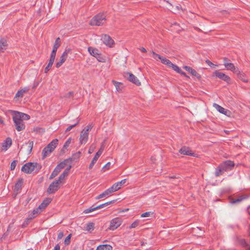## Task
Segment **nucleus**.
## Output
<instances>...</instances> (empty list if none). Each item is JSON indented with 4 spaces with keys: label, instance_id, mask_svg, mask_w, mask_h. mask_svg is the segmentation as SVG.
<instances>
[{
    "label": "nucleus",
    "instance_id": "obj_25",
    "mask_svg": "<svg viewBox=\"0 0 250 250\" xmlns=\"http://www.w3.org/2000/svg\"><path fill=\"white\" fill-rule=\"evenodd\" d=\"M112 83L115 85L117 91L118 92H121L125 87L124 83H122L118 82L115 80H112Z\"/></svg>",
    "mask_w": 250,
    "mask_h": 250
},
{
    "label": "nucleus",
    "instance_id": "obj_45",
    "mask_svg": "<svg viewBox=\"0 0 250 250\" xmlns=\"http://www.w3.org/2000/svg\"><path fill=\"white\" fill-rule=\"evenodd\" d=\"M80 120H78L77 122L73 125L69 126L66 128L65 130V132L69 131L71 129H72L73 127H75L77 125L79 124Z\"/></svg>",
    "mask_w": 250,
    "mask_h": 250
},
{
    "label": "nucleus",
    "instance_id": "obj_30",
    "mask_svg": "<svg viewBox=\"0 0 250 250\" xmlns=\"http://www.w3.org/2000/svg\"><path fill=\"white\" fill-rule=\"evenodd\" d=\"M29 88L28 87H24L20 90H19L15 95V98H22L24 94L26 93Z\"/></svg>",
    "mask_w": 250,
    "mask_h": 250
},
{
    "label": "nucleus",
    "instance_id": "obj_38",
    "mask_svg": "<svg viewBox=\"0 0 250 250\" xmlns=\"http://www.w3.org/2000/svg\"><path fill=\"white\" fill-rule=\"evenodd\" d=\"M94 229V223L89 222L86 225L85 230L88 231H91Z\"/></svg>",
    "mask_w": 250,
    "mask_h": 250
},
{
    "label": "nucleus",
    "instance_id": "obj_14",
    "mask_svg": "<svg viewBox=\"0 0 250 250\" xmlns=\"http://www.w3.org/2000/svg\"><path fill=\"white\" fill-rule=\"evenodd\" d=\"M102 40L103 42L106 45L112 47L114 44V41L107 35H104L102 36Z\"/></svg>",
    "mask_w": 250,
    "mask_h": 250
},
{
    "label": "nucleus",
    "instance_id": "obj_2",
    "mask_svg": "<svg viewBox=\"0 0 250 250\" xmlns=\"http://www.w3.org/2000/svg\"><path fill=\"white\" fill-rule=\"evenodd\" d=\"M13 120L17 131H20L25 128V125L20 112H14L13 115Z\"/></svg>",
    "mask_w": 250,
    "mask_h": 250
},
{
    "label": "nucleus",
    "instance_id": "obj_58",
    "mask_svg": "<svg viewBox=\"0 0 250 250\" xmlns=\"http://www.w3.org/2000/svg\"><path fill=\"white\" fill-rule=\"evenodd\" d=\"M54 250H60V246L59 244H57L54 247Z\"/></svg>",
    "mask_w": 250,
    "mask_h": 250
},
{
    "label": "nucleus",
    "instance_id": "obj_9",
    "mask_svg": "<svg viewBox=\"0 0 250 250\" xmlns=\"http://www.w3.org/2000/svg\"><path fill=\"white\" fill-rule=\"evenodd\" d=\"M61 183L59 181L56 180L52 182L49 186L47 191L49 194L54 193L59 189V184Z\"/></svg>",
    "mask_w": 250,
    "mask_h": 250
},
{
    "label": "nucleus",
    "instance_id": "obj_7",
    "mask_svg": "<svg viewBox=\"0 0 250 250\" xmlns=\"http://www.w3.org/2000/svg\"><path fill=\"white\" fill-rule=\"evenodd\" d=\"M234 167V163L230 160H227L220 164V168L224 171L231 170Z\"/></svg>",
    "mask_w": 250,
    "mask_h": 250
},
{
    "label": "nucleus",
    "instance_id": "obj_39",
    "mask_svg": "<svg viewBox=\"0 0 250 250\" xmlns=\"http://www.w3.org/2000/svg\"><path fill=\"white\" fill-rule=\"evenodd\" d=\"M225 171L222 169V168H220V165L219 166L216 168L215 175L216 177H218L223 174Z\"/></svg>",
    "mask_w": 250,
    "mask_h": 250
},
{
    "label": "nucleus",
    "instance_id": "obj_13",
    "mask_svg": "<svg viewBox=\"0 0 250 250\" xmlns=\"http://www.w3.org/2000/svg\"><path fill=\"white\" fill-rule=\"evenodd\" d=\"M249 197V195L247 194H242L237 198H231L230 199V202L232 204H238L240 203L244 199H246Z\"/></svg>",
    "mask_w": 250,
    "mask_h": 250
},
{
    "label": "nucleus",
    "instance_id": "obj_52",
    "mask_svg": "<svg viewBox=\"0 0 250 250\" xmlns=\"http://www.w3.org/2000/svg\"><path fill=\"white\" fill-rule=\"evenodd\" d=\"M150 215V212H146L141 214V217H149Z\"/></svg>",
    "mask_w": 250,
    "mask_h": 250
},
{
    "label": "nucleus",
    "instance_id": "obj_29",
    "mask_svg": "<svg viewBox=\"0 0 250 250\" xmlns=\"http://www.w3.org/2000/svg\"><path fill=\"white\" fill-rule=\"evenodd\" d=\"M7 46V41L5 39H1L0 40V53L3 52Z\"/></svg>",
    "mask_w": 250,
    "mask_h": 250
},
{
    "label": "nucleus",
    "instance_id": "obj_18",
    "mask_svg": "<svg viewBox=\"0 0 250 250\" xmlns=\"http://www.w3.org/2000/svg\"><path fill=\"white\" fill-rule=\"evenodd\" d=\"M183 68L190 73L193 76L196 77V78H200V75L197 73L195 70L192 69L191 67L185 65L183 66Z\"/></svg>",
    "mask_w": 250,
    "mask_h": 250
},
{
    "label": "nucleus",
    "instance_id": "obj_5",
    "mask_svg": "<svg viewBox=\"0 0 250 250\" xmlns=\"http://www.w3.org/2000/svg\"><path fill=\"white\" fill-rule=\"evenodd\" d=\"M152 57L156 60H160L161 62L165 65H166L168 67L170 68L171 66L173 64L168 59H167L165 57H163L161 55L156 53L154 51H152Z\"/></svg>",
    "mask_w": 250,
    "mask_h": 250
},
{
    "label": "nucleus",
    "instance_id": "obj_28",
    "mask_svg": "<svg viewBox=\"0 0 250 250\" xmlns=\"http://www.w3.org/2000/svg\"><path fill=\"white\" fill-rule=\"evenodd\" d=\"M58 140L57 139L52 140L46 147L53 151L56 147Z\"/></svg>",
    "mask_w": 250,
    "mask_h": 250
},
{
    "label": "nucleus",
    "instance_id": "obj_62",
    "mask_svg": "<svg viewBox=\"0 0 250 250\" xmlns=\"http://www.w3.org/2000/svg\"><path fill=\"white\" fill-rule=\"evenodd\" d=\"M224 80L226 81L227 83H229V82L230 81L231 79H223Z\"/></svg>",
    "mask_w": 250,
    "mask_h": 250
},
{
    "label": "nucleus",
    "instance_id": "obj_53",
    "mask_svg": "<svg viewBox=\"0 0 250 250\" xmlns=\"http://www.w3.org/2000/svg\"><path fill=\"white\" fill-rule=\"evenodd\" d=\"M111 163L110 162H108L103 168V169H108L109 167H110Z\"/></svg>",
    "mask_w": 250,
    "mask_h": 250
},
{
    "label": "nucleus",
    "instance_id": "obj_23",
    "mask_svg": "<svg viewBox=\"0 0 250 250\" xmlns=\"http://www.w3.org/2000/svg\"><path fill=\"white\" fill-rule=\"evenodd\" d=\"M51 199L50 198H46L43 202L39 205V208L42 211L44 210L47 206L50 203Z\"/></svg>",
    "mask_w": 250,
    "mask_h": 250
},
{
    "label": "nucleus",
    "instance_id": "obj_48",
    "mask_svg": "<svg viewBox=\"0 0 250 250\" xmlns=\"http://www.w3.org/2000/svg\"><path fill=\"white\" fill-rule=\"evenodd\" d=\"M93 127V125L92 124H89L88 125L86 126V127L83 129V131H85V132L88 133L89 131L91 130L92 127Z\"/></svg>",
    "mask_w": 250,
    "mask_h": 250
},
{
    "label": "nucleus",
    "instance_id": "obj_8",
    "mask_svg": "<svg viewBox=\"0 0 250 250\" xmlns=\"http://www.w3.org/2000/svg\"><path fill=\"white\" fill-rule=\"evenodd\" d=\"M114 202V201H109V202H106L104 204H101V205H100L98 206H96V207H94V206H92V207H91L90 208H86L85 209H84L83 210V213H89L90 212H91L92 211H95L98 209H100V208H104L110 204H111V203H113Z\"/></svg>",
    "mask_w": 250,
    "mask_h": 250
},
{
    "label": "nucleus",
    "instance_id": "obj_55",
    "mask_svg": "<svg viewBox=\"0 0 250 250\" xmlns=\"http://www.w3.org/2000/svg\"><path fill=\"white\" fill-rule=\"evenodd\" d=\"M206 62L207 64H208V65H209V66L211 67L212 66H213L214 65V64L211 62L209 60H207L206 61Z\"/></svg>",
    "mask_w": 250,
    "mask_h": 250
},
{
    "label": "nucleus",
    "instance_id": "obj_10",
    "mask_svg": "<svg viewBox=\"0 0 250 250\" xmlns=\"http://www.w3.org/2000/svg\"><path fill=\"white\" fill-rule=\"evenodd\" d=\"M70 49H66L60 57L59 62L56 63V67L59 68L65 62L67 58V54L70 51Z\"/></svg>",
    "mask_w": 250,
    "mask_h": 250
},
{
    "label": "nucleus",
    "instance_id": "obj_3",
    "mask_svg": "<svg viewBox=\"0 0 250 250\" xmlns=\"http://www.w3.org/2000/svg\"><path fill=\"white\" fill-rule=\"evenodd\" d=\"M106 21V16L103 13H99L91 20L90 24L91 25L101 26L103 25Z\"/></svg>",
    "mask_w": 250,
    "mask_h": 250
},
{
    "label": "nucleus",
    "instance_id": "obj_56",
    "mask_svg": "<svg viewBox=\"0 0 250 250\" xmlns=\"http://www.w3.org/2000/svg\"><path fill=\"white\" fill-rule=\"evenodd\" d=\"M63 233L62 232H59L58 235V239H62L63 237Z\"/></svg>",
    "mask_w": 250,
    "mask_h": 250
},
{
    "label": "nucleus",
    "instance_id": "obj_21",
    "mask_svg": "<svg viewBox=\"0 0 250 250\" xmlns=\"http://www.w3.org/2000/svg\"><path fill=\"white\" fill-rule=\"evenodd\" d=\"M213 106L216 108V109L221 113H222L224 115L229 116L228 114H229L230 112L224 107H222L221 106L216 104H214Z\"/></svg>",
    "mask_w": 250,
    "mask_h": 250
},
{
    "label": "nucleus",
    "instance_id": "obj_15",
    "mask_svg": "<svg viewBox=\"0 0 250 250\" xmlns=\"http://www.w3.org/2000/svg\"><path fill=\"white\" fill-rule=\"evenodd\" d=\"M61 45V40L59 37L57 38L55 42V43L53 45V50L51 53V56L55 57L56 55V52L58 48Z\"/></svg>",
    "mask_w": 250,
    "mask_h": 250
},
{
    "label": "nucleus",
    "instance_id": "obj_11",
    "mask_svg": "<svg viewBox=\"0 0 250 250\" xmlns=\"http://www.w3.org/2000/svg\"><path fill=\"white\" fill-rule=\"evenodd\" d=\"M104 151V148L102 146L100 149L98 150V151L96 152V154L95 155L94 158H93L92 160L91 161L89 166V168L91 169L94 166V164L97 162V160L100 156V155L102 154L103 152Z\"/></svg>",
    "mask_w": 250,
    "mask_h": 250
},
{
    "label": "nucleus",
    "instance_id": "obj_42",
    "mask_svg": "<svg viewBox=\"0 0 250 250\" xmlns=\"http://www.w3.org/2000/svg\"><path fill=\"white\" fill-rule=\"evenodd\" d=\"M123 76L124 78H136L133 74L128 72H124Z\"/></svg>",
    "mask_w": 250,
    "mask_h": 250
},
{
    "label": "nucleus",
    "instance_id": "obj_50",
    "mask_svg": "<svg viewBox=\"0 0 250 250\" xmlns=\"http://www.w3.org/2000/svg\"><path fill=\"white\" fill-rule=\"evenodd\" d=\"M129 81L132 82L133 83L137 85H141V83L139 82V79H128Z\"/></svg>",
    "mask_w": 250,
    "mask_h": 250
},
{
    "label": "nucleus",
    "instance_id": "obj_49",
    "mask_svg": "<svg viewBox=\"0 0 250 250\" xmlns=\"http://www.w3.org/2000/svg\"><path fill=\"white\" fill-rule=\"evenodd\" d=\"M17 160H14L11 163V166H10V169L11 170H13L15 168L16 165H17Z\"/></svg>",
    "mask_w": 250,
    "mask_h": 250
},
{
    "label": "nucleus",
    "instance_id": "obj_32",
    "mask_svg": "<svg viewBox=\"0 0 250 250\" xmlns=\"http://www.w3.org/2000/svg\"><path fill=\"white\" fill-rule=\"evenodd\" d=\"M12 145V140L10 137L6 139L4 142L2 143V147L4 150H7L8 147H9Z\"/></svg>",
    "mask_w": 250,
    "mask_h": 250
},
{
    "label": "nucleus",
    "instance_id": "obj_54",
    "mask_svg": "<svg viewBox=\"0 0 250 250\" xmlns=\"http://www.w3.org/2000/svg\"><path fill=\"white\" fill-rule=\"evenodd\" d=\"M95 147V146L92 145L89 149L88 153H91L94 151Z\"/></svg>",
    "mask_w": 250,
    "mask_h": 250
},
{
    "label": "nucleus",
    "instance_id": "obj_59",
    "mask_svg": "<svg viewBox=\"0 0 250 250\" xmlns=\"http://www.w3.org/2000/svg\"><path fill=\"white\" fill-rule=\"evenodd\" d=\"M98 61L100 62H104V59L101 56V58L96 57Z\"/></svg>",
    "mask_w": 250,
    "mask_h": 250
},
{
    "label": "nucleus",
    "instance_id": "obj_16",
    "mask_svg": "<svg viewBox=\"0 0 250 250\" xmlns=\"http://www.w3.org/2000/svg\"><path fill=\"white\" fill-rule=\"evenodd\" d=\"M88 137V133L82 130L80 136V143L81 144H85L86 143Z\"/></svg>",
    "mask_w": 250,
    "mask_h": 250
},
{
    "label": "nucleus",
    "instance_id": "obj_57",
    "mask_svg": "<svg viewBox=\"0 0 250 250\" xmlns=\"http://www.w3.org/2000/svg\"><path fill=\"white\" fill-rule=\"evenodd\" d=\"M229 62H230V61L227 58L225 57L223 58V63H224V65H225V62L229 63Z\"/></svg>",
    "mask_w": 250,
    "mask_h": 250
},
{
    "label": "nucleus",
    "instance_id": "obj_12",
    "mask_svg": "<svg viewBox=\"0 0 250 250\" xmlns=\"http://www.w3.org/2000/svg\"><path fill=\"white\" fill-rule=\"evenodd\" d=\"M179 153L181 154L194 156L195 153L193 152L189 147L186 146H183L179 151Z\"/></svg>",
    "mask_w": 250,
    "mask_h": 250
},
{
    "label": "nucleus",
    "instance_id": "obj_17",
    "mask_svg": "<svg viewBox=\"0 0 250 250\" xmlns=\"http://www.w3.org/2000/svg\"><path fill=\"white\" fill-rule=\"evenodd\" d=\"M114 190L113 189H112V188L110 187V188L107 189L106 190H105L104 192H103L102 193L100 194L98 196H97L96 199H101L104 197H108L110 195L111 193L114 192Z\"/></svg>",
    "mask_w": 250,
    "mask_h": 250
},
{
    "label": "nucleus",
    "instance_id": "obj_31",
    "mask_svg": "<svg viewBox=\"0 0 250 250\" xmlns=\"http://www.w3.org/2000/svg\"><path fill=\"white\" fill-rule=\"evenodd\" d=\"M55 59V57L50 55L49 62L44 69L45 73H47V72L50 70V69L51 68V67H52V66L54 63Z\"/></svg>",
    "mask_w": 250,
    "mask_h": 250
},
{
    "label": "nucleus",
    "instance_id": "obj_47",
    "mask_svg": "<svg viewBox=\"0 0 250 250\" xmlns=\"http://www.w3.org/2000/svg\"><path fill=\"white\" fill-rule=\"evenodd\" d=\"M139 224V221L137 220H135L133 223L131 224V225L129 226V229H132L135 228L137 227Z\"/></svg>",
    "mask_w": 250,
    "mask_h": 250
},
{
    "label": "nucleus",
    "instance_id": "obj_43",
    "mask_svg": "<svg viewBox=\"0 0 250 250\" xmlns=\"http://www.w3.org/2000/svg\"><path fill=\"white\" fill-rule=\"evenodd\" d=\"M239 243L243 247L248 248V249L249 248V246H250L248 244V243L247 242L246 240L245 239H240L239 240Z\"/></svg>",
    "mask_w": 250,
    "mask_h": 250
},
{
    "label": "nucleus",
    "instance_id": "obj_63",
    "mask_svg": "<svg viewBox=\"0 0 250 250\" xmlns=\"http://www.w3.org/2000/svg\"><path fill=\"white\" fill-rule=\"evenodd\" d=\"M243 82L245 83H247L248 82V79H243Z\"/></svg>",
    "mask_w": 250,
    "mask_h": 250
},
{
    "label": "nucleus",
    "instance_id": "obj_19",
    "mask_svg": "<svg viewBox=\"0 0 250 250\" xmlns=\"http://www.w3.org/2000/svg\"><path fill=\"white\" fill-rule=\"evenodd\" d=\"M71 167V166L70 165L68 167L65 169L63 172L60 175L58 180L60 182L62 183L64 178L68 176Z\"/></svg>",
    "mask_w": 250,
    "mask_h": 250
},
{
    "label": "nucleus",
    "instance_id": "obj_51",
    "mask_svg": "<svg viewBox=\"0 0 250 250\" xmlns=\"http://www.w3.org/2000/svg\"><path fill=\"white\" fill-rule=\"evenodd\" d=\"M73 92L70 91L65 95L64 97L67 98H72L73 96Z\"/></svg>",
    "mask_w": 250,
    "mask_h": 250
},
{
    "label": "nucleus",
    "instance_id": "obj_34",
    "mask_svg": "<svg viewBox=\"0 0 250 250\" xmlns=\"http://www.w3.org/2000/svg\"><path fill=\"white\" fill-rule=\"evenodd\" d=\"M112 247L109 245H101L97 247L96 250H112Z\"/></svg>",
    "mask_w": 250,
    "mask_h": 250
},
{
    "label": "nucleus",
    "instance_id": "obj_33",
    "mask_svg": "<svg viewBox=\"0 0 250 250\" xmlns=\"http://www.w3.org/2000/svg\"><path fill=\"white\" fill-rule=\"evenodd\" d=\"M213 76L218 78H229L228 76L226 75L224 73L219 71H216L213 73Z\"/></svg>",
    "mask_w": 250,
    "mask_h": 250
},
{
    "label": "nucleus",
    "instance_id": "obj_27",
    "mask_svg": "<svg viewBox=\"0 0 250 250\" xmlns=\"http://www.w3.org/2000/svg\"><path fill=\"white\" fill-rule=\"evenodd\" d=\"M41 211H42V210H40V209L39 208V207L33 210L32 212L30 215H29L27 219L31 220L32 219L35 218L38 215V214L41 213Z\"/></svg>",
    "mask_w": 250,
    "mask_h": 250
},
{
    "label": "nucleus",
    "instance_id": "obj_1",
    "mask_svg": "<svg viewBox=\"0 0 250 250\" xmlns=\"http://www.w3.org/2000/svg\"><path fill=\"white\" fill-rule=\"evenodd\" d=\"M42 168V166L37 163H27L24 164L21 167V171L27 174L31 173L35 170L36 172H38Z\"/></svg>",
    "mask_w": 250,
    "mask_h": 250
},
{
    "label": "nucleus",
    "instance_id": "obj_36",
    "mask_svg": "<svg viewBox=\"0 0 250 250\" xmlns=\"http://www.w3.org/2000/svg\"><path fill=\"white\" fill-rule=\"evenodd\" d=\"M69 161V159H66L64 160L63 162H61L60 164H59L57 167L56 168H58V169L61 171V170L64 168L65 166L66 165L67 163Z\"/></svg>",
    "mask_w": 250,
    "mask_h": 250
},
{
    "label": "nucleus",
    "instance_id": "obj_40",
    "mask_svg": "<svg viewBox=\"0 0 250 250\" xmlns=\"http://www.w3.org/2000/svg\"><path fill=\"white\" fill-rule=\"evenodd\" d=\"M60 171L58 169V168L55 167L51 174L50 176L49 179H52L55 178L59 173Z\"/></svg>",
    "mask_w": 250,
    "mask_h": 250
},
{
    "label": "nucleus",
    "instance_id": "obj_60",
    "mask_svg": "<svg viewBox=\"0 0 250 250\" xmlns=\"http://www.w3.org/2000/svg\"><path fill=\"white\" fill-rule=\"evenodd\" d=\"M140 49L143 52H144V53H146V50L144 47H142Z\"/></svg>",
    "mask_w": 250,
    "mask_h": 250
},
{
    "label": "nucleus",
    "instance_id": "obj_35",
    "mask_svg": "<svg viewBox=\"0 0 250 250\" xmlns=\"http://www.w3.org/2000/svg\"><path fill=\"white\" fill-rule=\"evenodd\" d=\"M52 151L49 149V148L47 149V147H45L42 151V159H45L47 156H48Z\"/></svg>",
    "mask_w": 250,
    "mask_h": 250
},
{
    "label": "nucleus",
    "instance_id": "obj_20",
    "mask_svg": "<svg viewBox=\"0 0 250 250\" xmlns=\"http://www.w3.org/2000/svg\"><path fill=\"white\" fill-rule=\"evenodd\" d=\"M126 181V179H125L121 180L120 182L115 183L111 187L112 189H113V190H114V192L117 191L118 190H119L121 188L122 185H123L125 183Z\"/></svg>",
    "mask_w": 250,
    "mask_h": 250
},
{
    "label": "nucleus",
    "instance_id": "obj_26",
    "mask_svg": "<svg viewBox=\"0 0 250 250\" xmlns=\"http://www.w3.org/2000/svg\"><path fill=\"white\" fill-rule=\"evenodd\" d=\"M173 70L176 71L177 73L180 74L182 76L188 77L184 72L182 71L180 68L176 65V64H172L171 67Z\"/></svg>",
    "mask_w": 250,
    "mask_h": 250
},
{
    "label": "nucleus",
    "instance_id": "obj_46",
    "mask_svg": "<svg viewBox=\"0 0 250 250\" xmlns=\"http://www.w3.org/2000/svg\"><path fill=\"white\" fill-rule=\"evenodd\" d=\"M71 234H69L64 239V243L65 245H68L70 243Z\"/></svg>",
    "mask_w": 250,
    "mask_h": 250
},
{
    "label": "nucleus",
    "instance_id": "obj_37",
    "mask_svg": "<svg viewBox=\"0 0 250 250\" xmlns=\"http://www.w3.org/2000/svg\"><path fill=\"white\" fill-rule=\"evenodd\" d=\"M81 153L80 151H78L73 154L72 157L68 158L69 161L72 162L75 160H78L81 156Z\"/></svg>",
    "mask_w": 250,
    "mask_h": 250
},
{
    "label": "nucleus",
    "instance_id": "obj_44",
    "mask_svg": "<svg viewBox=\"0 0 250 250\" xmlns=\"http://www.w3.org/2000/svg\"><path fill=\"white\" fill-rule=\"evenodd\" d=\"M71 142V139L69 138L64 143L63 148L62 149V151H64V149H67V147L69 146Z\"/></svg>",
    "mask_w": 250,
    "mask_h": 250
},
{
    "label": "nucleus",
    "instance_id": "obj_6",
    "mask_svg": "<svg viewBox=\"0 0 250 250\" xmlns=\"http://www.w3.org/2000/svg\"><path fill=\"white\" fill-rule=\"evenodd\" d=\"M123 222V220L120 217H116L111 220L109 229L111 230H114L117 229Z\"/></svg>",
    "mask_w": 250,
    "mask_h": 250
},
{
    "label": "nucleus",
    "instance_id": "obj_4",
    "mask_svg": "<svg viewBox=\"0 0 250 250\" xmlns=\"http://www.w3.org/2000/svg\"><path fill=\"white\" fill-rule=\"evenodd\" d=\"M225 66L227 70H229L233 73L237 74L240 78L245 77L244 73L241 72L237 67H235L233 63L229 62V63L225 62Z\"/></svg>",
    "mask_w": 250,
    "mask_h": 250
},
{
    "label": "nucleus",
    "instance_id": "obj_22",
    "mask_svg": "<svg viewBox=\"0 0 250 250\" xmlns=\"http://www.w3.org/2000/svg\"><path fill=\"white\" fill-rule=\"evenodd\" d=\"M88 51L89 53L95 57L101 58V54L99 53V50L96 49L91 47H89L88 48Z\"/></svg>",
    "mask_w": 250,
    "mask_h": 250
},
{
    "label": "nucleus",
    "instance_id": "obj_24",
    "mask_svg": "<svg viewBox=\"0 0 250 250\" xmlns=\"http://www.w3.org/2000/svg\"><path fill=\"white\" fill-rule=\"evenodd\" d=\"M23 180L22 179H20L18 180L15 185L14 191L18 192L21 190Z\"/></svg>",
    "mask_w": 250,
    "mask_h": 250
},
{
    "label": "nucleus",
    "instance_id": "obj_61",
    "mask_svg": "<svg viewBox=\"0 0 250 250\" xmlns=\"http://www.w3.org/2000/svg\"><path fill=\"white\" fill-rule=\"evenodd\" d=\"M0 123L1 124H4V122L2 120L1 118L0 117Z\"/></svg>",
    "mask_w": 250,
    "mask_h": 250
},
{
    "label": "nucleus",
    "instance_id": "obj_64",
    "mask_svg": "<svg viewBox=\"0 0 250 250\" xmlns=\"http://www.w3.org/2000/svg\"><path fill=\"white\" fill-rule=\"evenodd\" d=\"M249 236H250V228L249 229Z\"/></svg>",
    "mask_w": 250,
    "mask_h": 250
},
{
    "label": "nucleus",
    "instance_id": "obj_41",
    "mask_svg": "<svg viewBox=\"0 0 250 250\" xmlns=\"http://www.w3.org/2000/svg\"><path fill=\"white\" fill-rule=\"evenodd\" d=\"M33 141H29L27 143H25V145L27 146L28 149V154H30L32 150L33 146Z\"/></svg>",
    "mask_w": 250,
    "mask_h": 250
}]
</instances>
